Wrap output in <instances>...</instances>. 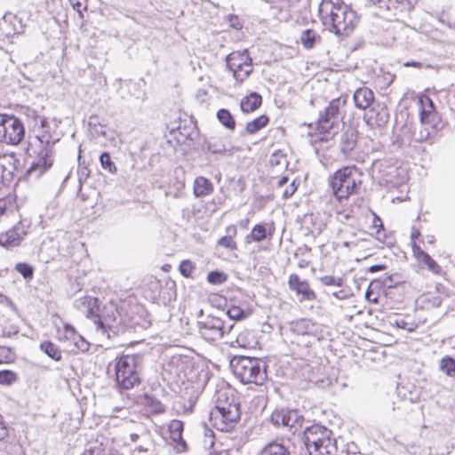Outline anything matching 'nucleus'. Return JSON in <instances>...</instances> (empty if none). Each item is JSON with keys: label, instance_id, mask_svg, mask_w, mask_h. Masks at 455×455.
<instances>
[{"label": "nucleus", "instance_id": "nucleus-1", "mask_svg": "<svg viewBox=\"0 0 455 455\" xmlns=\"http://www.w3.org/2000/svg\"><path fill=\"white\" fill-rule=\"evenodd\" d=\"M40 126L30 139L28 150L36 160L28 170V173L39 178L48 171L54 162V145L60 140L56 134L52 133L46 118H40Z\"/></svg>", "mask_w": 455, "mask_h": 455}, {"label": "nucleus", "instance_id": "nucleus-2", "mask_svg": "<svg viewBox=\"0 0 455 455\" xmlns=\"http://www.w3.org/2000/svg\"><path fill=\"white\" fill-rule=\"evenodd\" d=\"M318 12L322 23L336 35H348L358 21L355 12L343 0H322Z\"/></svg>", "mask_w": 455, "mask_h": 455}, {"label": "nucleus", "instance_id": "nucleus-3", "mask_svg": "<svg viewBox=\"0 0 455 455\" xmlns=\"http://www.w3.org/2000/svg\"><path fill=\"white\" fill-rule=\"evenodd\" d=\"M228 393V388L217 391L216 404L210 413L212 425L221 432L231 431L241 418L239 403Z\"/></svg>", "mask_w": 455, "mask_h": 455}, {"label": "nucleus", "instance_id": "nucleus-4", "mask_svg": "<svg viewBox=\"0 0 455 455\" xmlns=\"http://www.w3.org/2000/svg\"><path fill=\"white\" fill-rule=\"evenodd\" d=\"M303 442L309 455H332L337 451L331 430L321 425L306 427Z\"/></svg>", "mask_w": 455, "mask_h": 455}, {"label": "nucleus", "instance_id": "nucleus-5", "mask_svg": "<svg viewBox=\"0 0 455 455\" xmlns=\"http://www.w3.org/2000/svg\"><path fill=\"white\" fill-rule=\"evenodd\" d=\"M234 375L244 384L262 385L267 379L263 363L255 357L235 356L230 361Z\"/></svg>", "mask_w": 455, "mask_h": 455}, {"label": "nucleus", "instance_id": "nucleus-6", "mask_svg": "<svg viewBox=\"0 0 455 455\" xmlns=\"http://www.w3.org/2000/svg\"><path fill=\"white\" fill-rule=\"evenodd\" d=\"M361 173L355 166L339 169L330 179V187L338 201L347 199L361 185Z\"/></svg>", "mask_w": 455, "mask_h": 455}, {"label": "nucleus", "instance_id": "nucleus-7", "mask_svg": "<svg viewBox=\"0 0 455 455\" xmlns=\"http://www.w3.org/2000/svg\"><path fill=\"white\" fill-rule=\"evenodd\" d=\"M142 358L139 355H125L116 360V380L124 389H130L140 383Z\"/></svg>", "mask_w": 455, "mask_h": 455}, {"label": "nucleus", "instance_id": "nucleus-8", "mask_svg": "<svg viewBox=\"0 0 455 455\" xmlns=\"http://www.w3.org/2000/svg\"><path fill=\"white\" fill-rule=\"evenodd\" d=\"M235 326L228 319L226 321L220 315H209L198 322L201 336L209 341H216L228 335Z\"/></svg>", "mask_w": 455, "mask_h": 455}, {"label": "nucleus", "instance_id": "nucleus-9", "mask_svg": "<svg viewBox=\"0 0 455 455\" xmlns=\"http://www.w3.org/2000/svg\"><path fill=\"white\" fill-rule=\"evenodd\" d=\"M316 325L309 319L292 322L285 332L291 343L301 347H309L315 340Z\"/></svg>", "mask_w": 455, "mask_h": 455}, {"label": "nucleus", "instance_id": "nucleus-10", "mask_svg": "<svg viewBox=\"0 0 455 455\" xmlns=\"http://www.w3.org/2000/svg\"><path fill=\"white\" fill-rule=\"evenodd\" d=\"M25 136V128L14 116L0 114V141L18 145Z\"/></svg>", "mask_w": 455, "mask_h": 455}, {"label": "nucleus", "instance_id": "nucleus-11", "mask_svg": "<svg viewBox=\"0 0 455 455\" xmlns=\"http://www.w3.org/2000/svg\"><path fill=\"white\" fill-rule=\"evenodd\" d=\"M347 105V97H339L330 101L317 120V129L321 133L329 132L338 124Z\"/></svg>", "mask_w": 455, "mask_h": 455}, {"label": "nucleus", "instance_id": "nucleus-12", "mask_svg": "<svg viewBox=\"0 0 455 455\" xmlns=\"http://www.w3.org/2000/svg\"><path fill=\"white\" fill-rule=\"evenodd\" d=\"M30 222L28 220H20L12 228L0 234V244L5 247L19 245L28 234Z\"/></svg>", "mask_w": 455, "mask_h": 455}, {"label": "nucleus", "instance_id": "nucleus-13", "mask_svg": "<svg viewBox=\"0 0 455 455\" xmlns=\"http://www.w3.org/2000/svg\"><path fill=\"white\" fill-rule=\"evenodd\" d=\"M15 171L14 157L12 155H0V189L9 186Z\"/></svg>", "mask_w": 455, "mask_h": 455}, {"label": "nucleus", "instance_id": "nucleus-14", "mask_svg": "<svg viewBox=\"0 0 455 455\" xmlns=\"http://www.w3.org/2000/svg\"><path fill=\"white\" fill-rule=\"evenodd\" d=\"M97 317L99 319L96 323H99L101 328H113L119 325L122 322L120 313L116 306L113 303L106 305L102 315Z\"/></svg>", "mask_w": 455, "mask_h": 455}, {"label": "nucleus", "instance_id": "nucleus-15", "mask_svg": "<svg viewBox=\"0 0 455 455\" xmlns=\"http://www.w3.org/2000/svg\"><path fill=\"white\" fill-rule=\"evenodd\" d=\"M183 430L184 424L182 421L179 419H172L170 421L168 425L170 438L178 452H183L188 450L187 443L182 437Z\"/></svg>", "mask_w": 455, "mask_h": 455}, {"label": "nucleus", "instance_id": "nucleus-16", "mask_svg": "<svg viewBox=\"0 0 455 455\" xmlns=\"http://www.w3.org/2000/svg\"><path fill=\"white\" fill-rule=\"evenodd\" d=\"M59 339L62 343L68 339H72L73 341L76 340V342H75V346L76 347H78L82 353L87 352L91 347V344L69 324H65L63 331H60Z\"/></svg>", "mask_w": 455, "mask_h": 455}, {"label": "nucleus", "instance_id": "nucleus-17", "mask_svg": "<svg viewBox=\"0 0 455 455\" xmlns=\"http://www.w3.org/2000/svg\"><path fill=\"white\" fill-rule=\"evenodd\" d=\"M289 288L301 295L303 299L313 300L315 299V293L310 289L307 281L301 280L296 274H291L289 277Z\"/></svg>", "mask_w": 455, "mask_h": 455}, {"label": "nucleus", "instance_id": "nucleus-18", "mask_svg": "<svg viewBox=\"0 0 455 455\" xmlns=\"http://www.w3.org/2000/svg\"><path fill=\"white\" fill-rule=\"evenodd\" d=\"M76 307L88 318L99 316L98 299L91 296H84L76 300Z\"/></svg>", "mask_w": 455, "mask_h": 455}, {"label": "nucleus", "instance_id": "nucleus-19", "mask_svg": "<svg viewBox=\"0 0 455 455\" xmlns=\"http://www.w3.org/2000/svg\"><path fill=\"white\" fill-rule=\"evenodd\" d=\"M355 106L359 109H367L374 100L373 92L367 87L358 88L353 95Z\"/></svg>", "mask_w": 455, "mask_h": 455}, {"label": "nucleus", "instance_id": "nucleus-20", "mask_svg": "<svg viewBox=\"0 0 455 455\" xmlns=\"http://www.w3.org/2000/svg\"><path fill=\"white\" fill-rule=\"evenodd\" d=\"M226 61L228 69H235L236 72L239 65H252L251 58L247 50L231 52L227 56Z\"/></svg>", "mask_w": 455, "mask_h": 455}, {"label": "nucleus", "instance_id": "nucleus-21", "mask_svg": "<svg viewBox=\"0 0 455 455\" xmlns=\"http://www.w3.org/2000/svg\"><path fill=\"white\" fill-rule=\"evenodd\" d=\"M193 191L196 197H204L212 193L213 185L210 180L199 176L194 181Z\"/></svg>", "mask_w": 455, "mask_h": 455}, {"label": "nucleus", "instance_id": "nucleus-22", "mask_svg": "<svg viewBox=\"0 0 455 455\" xmlns=\"http://www.w3.org/2000/svg\"><path fill=\"white\" fill-rule=\"evenodd\" d=\"M421 109L419 112L420 122L422 124L430 123L431 116H434L435 106L433 100L427 96H422L419 100Z\"/></svg>", "mask_w": 455, "mask_h": 455}, {"label": "nucleus", "instance_id": "nucleus-23", "mask_svg": "<svg viewBox=\"0 0 455 455\" xmlns=\"http://www.w3.org/2000/svg\"><path fill=\"white\" fill-rule=\"evenodd\" d=\"M262 103L261 96L257 92H251L243 98L240 103L241 110L244 113H250L256 110Z\"/></svg>", "mask_w": 455, "mask_h": 455}, {"label": "nucleus", "instance_id": "nucleus-24", "mask_svg": "<svg viewBox=\"0 0 455 455\" xmlns=\"http://www.w3.org/2000/svg\"><path fill=\"white\" fill-rule=\"evenodd\" d=\"M299 39L303 47L306 49H312L316 44L321 42V36L315 30L310 28L303 30Z\"/></svg>", "mask_w": 455, "mask_h": 455}, {"label": "nucleus", "instance_id": "nucleus-25", "mask_svg": "<svg viewBox=\"0 0 455 455\" xmlns=\"http://www.w3.org/2000/svg\"><path fill=\"white\" fill-rule=\"evenodd\" d=\"M227 235L221 237L217 244L219 246L227 248L231 251H235L237 249L236 243L234 241L233 237L236 235L237 229L234 225H230L226 228Z\"/></svg>", "mask_w": 455, "mask_h": 455}, {"label": "nucleus", "instance_id": "nucleus-26", "mask_svg": "<svg viewBox=\"0 0 455 455\" xmlns=\"http://www.w3.org/2000/svg\"><path fill=\"white\" fill-rule=\"evenodd\" d=\"M290 412L291 410H275L270 416L271 423L276 427H283L287 430L289 425L287 415H289Z\"/></svg>", "mask_w": 455, "mask_h": 455}, {"label": "nucleus", "instance_id": "nucleus-27", "mask_svg": "<svg viewBox=\"0 0 455 455\" xmlns=\"http://www.w3.org/2000/svg\"><path fill=\"white\" fill-rule=\"evenodd\" d=\"M259 455H291L290 451L283 443L272 442L264 446Z\"/></svg>", "mask_w": 455, "mask_h": 455}, {"label": "nucleus", "instance_id": "nucleus-28", "mask_svg": "<svg viewBox=\"0 0 455 455\" xmlns=\"http://www.w3.org/2000/svg\"><path fill=\"white\" fill-rule=\"evenodd\" d=\"M40 348L54 361H60L61 359L60 349L52 342L45 340L40 344Z\"/></svg>", "mask_w": 455, "mask_h": 455}, {"label": "nucleus", "instance_id": "nucleus-29", "mask_svg": "<svg viewBox=\"0 0 455 455\" xmlns=\"http://www.w3.org/2000/svg\"><path fill=\"white\" fill-rule=\"evenodd\" d=\"M288 417V427L287 431L295 434L298 430H299L302 427V423L304 421V419L302 416L299 414L297 411H291Z\"/></svg>", "mask_w": 455, "mask_h": 455}, {"label": "nucleus", "instance_id": "nucleus-30", "mask_svg": "<svg viewBox=\"0 0 455 455\" xmlns=\"http://www.w3.org/2000/svg\"><path fill=\"white\" fill-rule=\"evenodd\" d=\"M355 135L352 131H347L341 135L340 148L343 153L350 152L355 145Z\"/></svg>", "mask_w": 455, "mask_h": 455}, {"label": "nucleus", "instance_id": "nucleus-31", "mask_svg": "<svg viewBox=\"0 0 455 455\" xmlns=\"http://www.w3.org/2000/svg\"><path fill=\"white\" fill-rule=\"evenodd\" d=\"M207 149L212 154H223L226 152V145L222 139L211 137L205 141Z\"/></svg>", "mask_w": 455, "mask_h": 455}, {"label": "nucleus", "instance_id": "nucleus-32", "mask_svg": "<svg viewBox=\"0 0 455 455\" xmlns=\"http://www.w3.org/2000/svg\"><path fill=\"white\" fill-rule=\"evenodd\" d=\"M268 121L269 119L267 116H260L246 124V132L249 134H254L265 127L268 124Z\"/></svg>", "mask_w": 455, "mask_h": 455}, {"label": "nucleus", "instance_id": "nucleus-33", "mask_svg": "<svg viewBox=\"0 0 455 455\" xmlns=\"http://www.w3.org/2000/svg\"><path fill=\"white\" fill-rule=\"evenodd\" d=\"M267 237V230L265 224H257L253 227L250 235L246 236V239H251L254 242H261Z\"/></svg>", "mask_w": 455, "mask_h": 455}, {"label": "nucleus", "instance_id": "nucleus-34", "mask_svg": "<svg viewBox=\"0 0 455 455\" xmlns=\"http://www.w3.org/2000/svg\"><path fill=\"white\" fill-rule=\"evenodd\" d=\"M217 118L222 125L229 130L235 128V122L232 114L225 108H221L217 112Z\"/></svg>", "mask_w": 455, "mask_h": 455}, {"label": "nucleus", "instance_id": "nucleus-35", "mask_svg": "<svg viewBox=\"0 0 455 455\" xmlns=\"http://www.w3.org/2000/svg\"><path fill=\"white\" fill-rule=\"evenodd\" d=\"M440 369L449 377H454L455 359L451 356L443 357L440 362Z\"/></svg>", "mask_w": 455, "mask_h": 455}, {"label": "nucleus", "instance_id": "nucleus-36", "mask_svg": "<svg viewBox=\"0 0 455 455\" xmlns=\"http://www.w3.org/2000/svg\"><path fill=\"white\" fill-rule=\"evenodd\" d=\"M233 73L234 78L238 82H243L252 72V65H239L237 72L235 69H229Z\"/></svg>", "mask_w": 455, "mask_h": 455}, {"label": "nucleus", "instance_id": "nucleus-37", "mask_svg": "<svg viewBox=\"0 0 455 455\" xmlns=\"http://www.w3.org/2000/svg\"><path fill=\"white\" fill-rule=\"evenodd\" d=\"M420 264L425 265L427 269L435 275H440L443 273V269L439 264L434 260L429 254L424 256Z\"/></svg>", "mask_w": 455, "mask_h": 455}, {"label": "nucleus", "instance_id": "nucleus-38", "mask_svg": "<svg viewBox=\"0 0 455 455\" xmlns=\"http://www.w3.org/2000/svg\"><path fill=\"white\" fill-rule=\"evenodd\" d=\"M100 163L103 169L108 170L109 172L115 174L117 172L116 164L112 162L110 155L104 152L100 156Z\"/></svg>", "mask_w": 455, "mask_h": 455}, {"label": "nucleus", "instance_id": "nucleus-39", "mask_svg": "<svg viewBox=\"0 0 455 455\" xmlns=\"http://www.w3.org/2000/svg\"><path fill=\"white\" fill-rule=\"evenodd\" d=\"M18 379L17 374L10 370L0 371V385L10 386Z\"/></svg>", "mask_w": 455, "mask_h": 455}, {"label": "nucleus", "instance_id": "nucleus-40", "mask_svg": "<svg viewBox=\"0 0 455 455\" xmlns=\"http://www.w3.org/2000/svg\"><path fill=\"white\" fill-rule=\"evenodd\" d=\"M221 316L223 319L228 321V319L231 320V323H233L234 320H240L243 318L244 313L242 308L239 307H230L226 313L222 314Z\"/></svg>", "mask_w": 455, "mask_h": 455}, {"label": "nucleus", "instance_id": "nucleus-41", "mask_svg": "<svg viewBox=\"0 0 455 455\" xmlns=\"http://www.w3.org/2000/svg\"><path fill=\"white\" fill-rule=\"evenodd\" d=\"M15 269L25 278L31 279L34 274L33 267L27 263H18L15 266Z\"/></svg>", "mask_w": 455, "mask_h": 455}, {"label": "nucleus", "instance_id": "nucleus-42", "mask_svg": "<svg viewBox=\"0 0 455 455\" xmlns=\"http://www.w3.org/2000/svg\"><path fill=\"white\" fill-rule=\"evenodd\" d=\"M227 280V275L223 272L212 271L207 275V281L212 284H221Z\"/></svg>", "mask_w": 455, "mask_h": 455}, {"label": "nucleus", "instance_id": "nucleus-43", "mask_svg": "<svg viewBox=\"0 0 455 455\" xmlns=\"http://www.w3.org/2000/svg\"><path fill=\"white\" fill-rule=\"evenodd\" d=\"M195 267V264L191 260L184 259L180 264V272L184 277H190Z\"/></svg>", "mask_w": 455, "mask_h": 455}, {"label": "nucleus", "instance_id": "nucleus-44", "mask_svg": "<svg viewBox=\"0 0 455 455\" xmlns=\"http://www.w3.org/2000/svg\"><path fill=\"white\" fill-rule=\"evenodd\" d=\"M320 282L325 286H341V279L333 275H324L320 277Z\"/></svg>", "mask_w": 455, "mask_h": 455}, {"label": "nucleus", "instance_id": "nucleus-45", "mask_svg": "<svg viewBox=\"0 0 455 455\" xmlns=\"http://www.w3.org/2000/svg\"><path fill=\"white\" fill-rule=\"evenodd\" d=\"M24 114L28 118L32 119V121L35 123L34 126H36L40 122V118H44V116H40L35 109L29 108H25Z\"/></svg>", "mask_w": 455, "mask_h": 455}, {"label": "nucleus", "instance_id": "nucleus-46", "mask_svg": "<svg viewBox=\"0 0 455 455\" xmlns=\"http://www.w3.org/2000/svg\"><path fill=\"white\" fill-rule=\"evenodd\" d=\"M373 215H374V219L372 221V226H373V228H378L377 232H376L377 239L381 241L382 239H381L380 235H381V230H383V224H382L380 218L378 215H376L375 213H373Z\"/></svg>", "mask_w": 455, "mask_h": 455}, {"label": "nucleus", "instance_id": "nucleus-47", "mask_svg": "<svg viewBox=\"0 0 455 455\" xmlns=\"http://www.w3.org/2000/svg\"><path fill=\"white\" fill-rule=\"evenodd\" d=\"M12 357V351L9 347H0V363L11 360Z\"/></svg>", "mask_w": 455, "mask_h": 455}, {"label": "nucleus", "instance_id": "nucleus-48", "mask_svg": "<svg viewBox=\"0 0 455 455\" xmlns=\"http://www.w3.org/2000/svg\"><path fill=\"white\" fill-rule=\"evenodd\" d=\"M75 340L68 339L67 341L63 342L64 349L71 354H77L81 352V350L78 347H76L75 346Z\"/></svg>", "mask_w": 455, "mask_h": 455}, {"label": "nucleus", "instance_id": "nucleus-49", "mask_svg": "<svg viewBox=\"0 0 455 455\" xmlns=\"http://www.w3.org/2000/svg\"><path fill=\"white\" fill-rule=\"evenodd\" d=\"M387 120H388V114L387 113V111H381V112L378 113L374 123L378 126H381V125L385 124L387 122Z\"/></svg>", "mask_w": 455, "mask_h": 455}, {"label": "nucleus", "instance_id": "nucleus-50", "mask_svg": "<svg viewBox=\"0 0 455 455\" xmlns=\"http://www.w3.org/2000/svg\"><path fill=\"white\" fill-rule=\"evenodd\" d=\"M296 190H297V187L295 185V181L293 180L291 183H290L285 188V189H283V196L284 198H289V197H291L295 193Z\"/></svg>", "mask_w": 455, "mask_h": 455}, {"label": "nucleus", "instance_id": "nucleus-51", "mask_svg": "<svg viewBox=\"0 0 455 455\" xmlns=\"http://www.w3.org/2000/svg\"><path fill=\"white\" fill-rule=\"evenodd\" d=\"M413 254L415 258L418 259V261L420 263L424 258V256H427L428 253L424 251L419 246L414 244L412 247Z\"/></svg>", "mask_w": 455, "mask_h": 455}, {"label": "nucleus", "instance_id": "nucleus-52", "mask_svg": "<svg viewBox=\"0 0 455 455\" xmlns=\"http://www.w3.org/2000/svg\"><path fill=\"white\" fill-rule=\"evenodd\" d=\"M403 66L404 67L419 68H432V66L429 65V64L424 65L422 62H419V61H407V62L403 63Z\"/></svg>", "mask_w": 455, "mask_h": 455}, {"label": "nucleus", "instance_id": "nucleus-53", "mask_svg": "<svg viewBox=\"0 0 455 455\" xmlns=\"http://www.w3.org/2000/svg\"><path fill=\"white\" fill-rule=\"evenodd\" d=\"M395 324L401 329H407L410 331H412V328H407V323L404 321V319H396L395 322Z\"/></svg>", "mask_w": 455, "mask_h": 455}, {"label": "nucleus", "instance_id": "nucleus-54", "mask_svg": "<svg viewBox=\"0 0 455 455\" xmlns=\"http://www.w3.org/2000/svg\"><path fill=\"white\" fill-rule=\"evenodd\" d=\"M72 6L74 10H76L79 13H81L83 10H86V5L84 6L83 4L79 1L72 3Z\"/></svg>", "mask_w": 455, "mask_h": 455}, {"label": "nucleus", "instance_id": "nucleus-55", "mask_svg": "<svg viewBox=\"0 0 455 455\" xmlns=\"http://www.w3.org/2000/svg\"><path fill=\"white\" fill-rule=\"evenodd\" d=\"M8 435V429L5 425L0 421V440L4 439Z\"/></svg>", "mask_w": 455, "mask_h": 455}, {"label": "nucleus", "instance_id": "nucleus-56", "mask_svg": "<svg viewBox=\"0 0 455 455\" xmlns=\"http://www.w3.org/2000/svg\"><path fill=\"white\" fill-rule=\"evenodd\" d=\"M385 268H386L385 265H373V266L370 267L369 271L371 273H375L378 271L384 270Z\"/></svg>", "mask_w": 455, "mask_h": 455}, {"label": "nucleus", "instance_id": "nucleus-57", "mask_svg": "<svg viewBox=\"0 0 455 455\" xmlns=\"http://www.w3.org/2000/svg\"><path fill=\"white\" fill-rule=\"evenodd\" d=\"M288 180L289 179L286 176H283L282 178H280L279 180L277 181L278 188H282L283 186H285Z\"/></svg>", "mask_w": 455, "mask_h": 455}, {"label": "nucleus", "instance_id": "nucleus-58", "mask_svg": "<svg viewBox=\"0 0 455 455\" xmlns=\"http://www.w3.org/2000/svg\"><path fill=\"white\" fill-rule=\"evenodd\" d=\"M340 293H342V291H334V292H332V295H333L334 297H336L337 299H343L345 298V296H344V295H340Z\"/></svg>", "mask_w": 455, "mask_h": 455}, {"label": "nucleus", "instance_id": "nucleus-59", "mask_svg": "<svg viewBox=\"0 0 455 455\" xmlns=\"http://www.w3.org/2000/svg\"><path fill=\"white\" fill-rule=\"evenodd\" d=\"M5 212V206L4 204L0 202V217Z\"/></svg>", "mask_w": 455, "mask_h": 455}, {"label": "nucleus", "instance_id": "nucleus-60", "mask_svg": "<svg viewBox=\"0 0 455 455\" xmlns=\"http://www.w3.org/2000/svg\"><path fill=\"white\" fill-rule=\"evenodd\" d=\"M419 235V230H415L411 233V239L414 240L415 238H417L418 236Z\"/></svg>", "mask_w": 455, "mask_h": 455}, {"label": "nucleus", "instance_id": "nucleus-61", "mask_svg": "<svg viewBox=\"0 0 455 455\" xmlns=\"http://www.w3.org/2000/svg\"><path fill=\"white\" fill-rule=\"evenodd\" d=\"M369 4H376L380 3L382 0H365Z\"/></svg>", "mask_w": 455, "mask_h": 455}, {"label": "nucleus", "instance_id": "nucleus-62", "mask_svg": "<svg viewBox=\"0 0 455 455\" xmlns=\"http://www.w3.org/2000/svg\"><path fill=\"white\" fill-rule=\"evenodd\" d=\"M165 411L164 407L162 404H159V407H157V412L163 413Z\"/></svg>", "mask_w": 455, "mask_h": 455}, {"label": "nucleus", "instance_id": "nucleus-63", "mask_svg": "<svg viewBox=\"0 0 455 455\" xmlns=\"http://www.w3.org/2000/svg\"><path fill=\"white\" fill-rule=\"evenodd\" d=\"M131 437H132V441H135V440H137V438H138L139 436H138V435H131Z\"/></svg>", "mask_w": 455, "mask_h": 455}, {"label": "nucleus", "instance_id": "nucleus-64", "mask_svg": "<svg viewBox=\"0 0 455 455\" xmlns=\"http://www.w3.org/2000/svg\"><path fill=\"white\" fill-rule=\"evenodd\" d=\"M371 121H372V116H370L368 117V123H369V122H371Z\"/></svg>", "mask_w": 455, "mask_h": 455}]
</instances>
